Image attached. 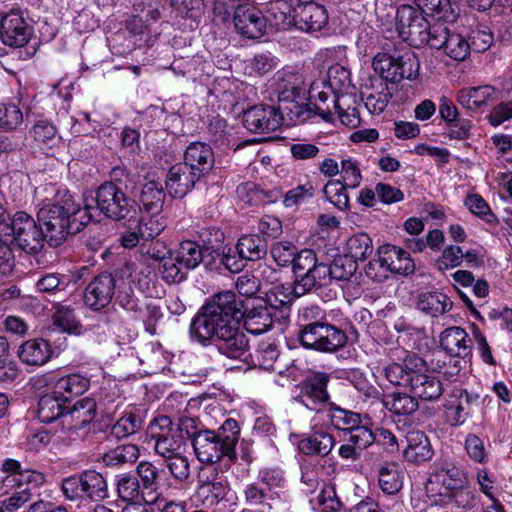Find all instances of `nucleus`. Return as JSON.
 <instances>
[{"label":"nucleus","instance_id":"nucleus-34","mask_svg":"<svg viewBox=\"0 0 512 512\" xmlns=\"http://www.w3.org/2000/svg\"><path fill=\"white\" fill-rule=\"evenodd\" d=\"M450 33L449 27L443 22L438 21L432 25L426 22V26H424L414 46L428 45L433 49H442Z\"/></svg>","mask_w":512,"mask_h":512},{"label":"nucleus","instance_id":"nucleus-51","mask_svg":"<svg viewBox=\"0 0 512 512\" xmlns=\"http://www.w3.org/2000/svg\"><path fill=\"white\" fill-rule=\"evenodd\" d=\"M53 325L63 332L80 334L81 325L73 309L60 306L53 315Z\"/></svg>","mask_w":512,"mask_h":512},{"label":"nucleus","instance_id":"nucleus-50","mask_svg":"<svg viewBox=\"0 0 512 512\" xmlns=\"http://www.w3.org/2000/svg\"><path fill=\"white\" fill-rule=\"evenodd\" d=\"M150 215L142 216L136 224L143 241L157 237L165 228V220L160 212H149Z\"/></svg>","mask_w":512,"mask_h":512},{"label":"nucleus","instance_id":"nucleus-19","mask_svg":"<svg viewBox=\"0 0 512 512\" xmlns=\"http://www.w3.org/2000/svg\"><path fill=\"white\" fill-rule=\"evenodd\" d=\"M424 14L410 5H403L397 9V29L402 38L414 45L419 39L427 20Z\"/></svg>","mask_w":512,"mask_h":512},{"label":"nucleus","instance_id":"nucleus-60","mask_svg":"<svg viewBox=\"0 0 512 512\" xmlns=\"http://www.w3.org/2000/svg\"><path fill=\"white\" fill-rule=\"evenodd\" d=\"M161 266L162 277L168 283H178L186 278L187 269L180 266L179 261H175L171 251L161 259Z\"/></svg>","mask_w":512,"mask_h":512},{"label":"nucleus","instance_id":"nucleus-35","mask_svg":"<svg viewBox=\"0 0 512 512\" xmlns=\"http://www.w3.org/2000/svg\"><path fill=\"white\" fill-rule=\"evenodd\" d=\"M165 198L166 193L160 182L151 180L143 185L140 202L146 212H160Z\"/></svg>","mask_w":512,"mask_h":512},{"label":"nucleus","instance_id":"nucleus-12","mask_svg":"<svg viewBox=\"0 0 512 512\" xmlns=\"http://www.w3.org/2000/svg\"><path fill=\"white\" fill-rule=\"evenodd\" d=\"M328 382L329 376L324 372L311 374L298 385V394L295 400L310 410H321V407L329 400Z\"/></svg>","mask_w":512,"mask_h":512},{"label":"nucleus","instance_id":"nucleus-32","mask_svg":"<svg viewBox=\"0 0 512 512\" xmlns=\"http://www.w3.org/2000/svg\"><path fill=\"white\" fill-rule=\"evenodd\" d=\"M294 292L290 284H284L275 277L270 282V287L265 291L264 302L273 309L287 307L295 297H300Z\"/></svg>","mask_w":512,"mask_h":512},{"label":"nucleus","instance_id":"nucleus-33","mask_svg":"<svg viewBox=\"0 0 512 512\" xmlns=\"http://www.w3.org/2000/svg\"><path fill=\"white\" fill-rule=\"evenodd\" d=\"M137 474L142 482V500L147 504L156 503L160 496L156 484L157 468L152 463L143 461L137 466Z\"/></svg>","mask_w":512,"mask_h":512},{"label":"nucleus","instance_id":"nucleus-18","mask_svg":"<svg viewBox=\"0 0 512 512\" xmlns=\"http://www.w3.org/2000/svg\"><path fill=\"white\" fill-rule=\"evenodd\" d=\"M201 177L183 162L173 165L166 176V188L173 198H183Z\"/></svg>","mask_w":512,"mask_h":512},{"label":"nucleus","instance_id":"nucleus-59","mask_svg":"<svg viewBox=\"0 0 512 512\" xmlns=\"http://www.w3.org/2000/svg\"><path fill=\"white\" fill-rule=\"evenodd\" d=\"M23 122V113L14 103H0V128L16 130Z\"/></svg>","mask_w":512,"mask_h":512},{"label":"nucleus","instance_id":"nucleus-27","mask_svg":"<svg viewBox=\"0 0 512 512\" xmlns=\"http://www.w3.org/2000/svg\"><path fill=\"white\" fill-rule=\"evenodd\" d=\"M440 344L451 356L466 357L471 353V339L463 328L457 326L441 333Z\"/></svg>","mask_w":512,"mask_h":512},{"label":"nucleus","instance_id":"nucleus-7","mask_svg":"<svg viewBox=\"0 0 512 512\" xmlns=\"http://www.w3.org/2000/svg\"><path fill=\"white\" fill-rule=\"evenodd\" d=\"M95 199L96 207L93 206L92 214L99 210L114 221L122 220L137 210L136 201L113 182L101 184L95 192Z\"/></svg>","mask_w":512,"mask_h":512},{"label":"nucleus","instance_id":"nucleus-8","mask_svg":"<svg viewBox=\"0 0 512 512\" xmlns=\"http://www.w3.org/2000/svg\"><path fill=\"white\" fill-rule=\"evenodd\" d=\"M146 435L149 441H153L155 453L163 459L186 452V441L174 432V425L168 416L155 417L149 423Z\"/></svg>","mask_w":512,"mask_h":512},{"label":"nucleus","instance_id":"nucleus-14","mask_svg":"<svg viewBox=\"0 0 512 512\" xmlns=\"http://www.w3.org/2000/svg\"><path fill=\"white\" fill-rule=\"evenodd\" d=\"M115 293V280L108 272L95 276L84 291V304L98 311L109 305Z\"/></svg>","mask_w":512,"mask_h":512},{"label":"nucleus","instance_id":"nucleus-10","mask_svg":"<svg viewBox=\"0 0 512 512\" xmlns=\"http://www.w3.org/2000/svg\"><path fill=\"white\" fill-rule=\"evenodd\" d=\"M299 339L305 348L326 353L337 351L347 342V336L343 330L320 322L304 326Z\"/></svg>","mask_w":512,"mask_h":512},{"label":"nucleus","instance_id":"nucleus-54","mask_svg":"<svg viewBox=\"0 0 512 512\" xmlns=\"http://www.w3.org/2000/svg\"><path fill=\"white\" fill-rule=\"evenodd\" d=\"M328 417L331 424L339 430L350 431L361 424V416L358 413L342 409L340 407H332L328 411Z\"/></svg>","mask_w":512,"mask_h":512},{"label":"nucleus","instance_id":"nucleus-38","mask_svg":"<svg viewBox=\"0 0 512 512\" xmlns=\"http://www.w3.org/2000/svg\"><path fill=\"white\" fill-rule=\"evenodd\" d=\"M83 494L93 501H100L108 496L107 482L95 470L81 473Z\"/></svg>","mask_w":512,"mask_h":512},{"label":"nucleus","instance_id":"nucleus-9","mask_svg":"<svg viewBox=\"0 0 512 512\" xmlns=\"http://www.w3.org/2000/svg\"><path fill=\"white\" fill-rule=\"evenodd\" d=\"M292 265L295 275L294 292L297 295H304L324 283L326 264L317 262L313 250H301L295 255Z\"/></svg>","mask_w":512,"mask_h":512},{"label":"nucleus","instance_id":"nucleus-17","mask_svg":"<svg viewBox=\"0 0 512 512\" xmlns=\"http://www.w3.org/2000/svg\"><path fill=\"white\" fill-rule=\"evenodd\" d=\"M499 91L491 85L464 87L457 92L456 100L470 112L485 110L490 103L498 99Z\"/></svg>","mask_w":512,"mask_h":512},{"label":"nucleus","instance_id":"nucleus-25","mask_svg":"<svg viewBox=\"0 0 512 512\" xmlns=\"http://www.w3.org/2000/svg\"><path fill=\"white\" fill-rule=\"evenodd\" d=\"M96 402L86 397L78 400L61 417V426L66 430H78L88 425L96 415Z\"/></svg>","mask_w":512,"mask_h":512},{"label":"nucleus","instance_id":"nucleus-57","mask_svg":"<svg viewBox=\"0 0 512 512\" xmlns=\"http://www.w3.org/2000/svg\"><path fill=\"white\" fill-rule=\"evenodd\" d=\"M463 263V248L458 245H447L436 260V267L439 271L447 270L461 266Z\"/></svg>","mask_w":512,"mask_h":512},{"label":"nucleus","instance_id":"nucleus-24","mask_svg":"<svg viewBox=\"0 0 512 512\" xmlns=\"http://www.w3.org/2000/svg\"><path fill=\"white\" fill-rule=\"evenodd\" d=\"M290 18L295 20V23L301 30L307 32L320 31L328 23L326 9L321 5L313 3L312 0L295 8Z\"/></svg>","mask_w":512,"mask_h":512},{"label":"nucleus","instance_id":"nucleus-28","mask_svg":"<svg viewBox=\"0 0 512 512\" xmlns=\"http://www.w3.org/2000/svg\"><path fill=\"white\" fill-rule=\"evenodd\" d=\"M17 353L23 363L32 366H41L50 360L52 350L46 340L36 338L25 341L20 345Z\"/></svg>","mask_w":512,"mask_h":512},{"label":"nucleus","instance_id":"nucleus-39","mask_svg":"<svg viewBox=\"0 0 512 512\" xmlns=\"http://www.w3.org/2000/svg\"><path fill=\"white\" fill-rule=\"evenodd\" d=\"M420 11L438 21L452 22L456 19V13L449 0H415Z\"/></svg>","mask_w":512,"mask_h":512},{"label":"nucleus","instance_id":"nucleus-56","mask_svg":"<svg viewBox=\"0 0 512 512\" xmlns=\"http://www.w3.org/2000/svg\"><path fill=\"white\" fill-rule=\"evenodd\" d=\"M117 493L126 502H136L142 498V488L138 479L130 474H122L117 481Z\"/></svg>","mask_w":512,"mask_h":512},{"label":"nucleus","instance_id":"nucleus-23","mask_svg":"<svg viewBox=\"0 0 512 512\" xmlns=\"http://www.w3.org/2000/svg\"><path fill=\"white\" fill-rule=\"evenodd\" d=\"M1 469L9 474L6 478L7 482L15 484L19 489L29 488V492L40 487L45 482L43 473L36 470L23 469L21 463L14 459H5Z\"/></svg>","mask_w":512,"mask_h":512},{"label":"nucleus","instance_id":"nucleus-5","mask_svg":"<svg viewBox=\"0 0 512 512\" xmlns=\"http://www.w3.org/2000/svg\"><path fill=\"white\" fill-rule=\"evenodd\" d=\"M240 436V428L235 419L229 418L217 432L204 429L192 441L197 459L202 463H215L222 457L231 458Z\"/></svg>","mask_w":512,"mask_h":512},{"label":"nucleus","instance_id":"nucleus-29","mask_svg":"<svg viewBox=\"0 0 512 512\" xmlns=\"http://www.w3.org/2000/svg\"><path fill=\"white\" fill-rule=\"evenodd\" d=\"M407 446L404 458L412 463H423L433 457V450L427 436L419 431H411L406 435Z\"/></svg>","mask_w":512,"mask_h":512},{"label":"nucleus","instance_id":"nucleus-44","mask_svg":"<svg viewBox=\"0 0 512 512\" xmlns=\"http://www.w3.org/2000/svg\"><path fill=\"white\" fill-rule=\"evenodd\" d=\"M378 481L384 493L393 495L403 486V474L396 464H386L379 470Z\"/></svg>","mask_w":512,"mask_h":512},{"label":"nucleus","instance_id":"nucleus-52","mask_svg":"<svg viewBox=\"0 0 512 512\" xmlns=\"http://www.w3.org/2000/svg\"><path fill=\"white\" fill-rule=\"evenodd\" d=\"M442 49L451 59L464 61L470 54V43L463 35L451 31Z\"/></svg>","mask_w":512,"mask_h":512},{"label":"nucleus","instance_id":"nucleus-30","mask_svg":"<svg viewBox=\"0 0 512 512\" xmlns=\"http://www.w3.org/2000/svg\"><path fill=\"white\" fill-rule=\"evenodd\" d=\"M334 437L322 429H314L309 437L298 443L299 450L305 455H328L335 446Z\"/></svg>","mask_w":512,"mask_h":512},{"label":"nucleus","instance_id":"nucleus-47","mask_svg":"<svg viewBox=\"0 0 512 512\" xmlns=\"http://www.w3.org/2000/svg\"><path fill=\"white\" fill-rule=\"evenodd\" d=\"M346 251L356 262L364 261L373 252L372 240L366 233L352 235L346 242Z\"/></svg>","mask_w":512,"mask_h":512},{"label":"nucleus","instance_id":"nucleus-62","mask_svg":"<svg viewBox=\"0 0 512 512\" xmlns=\"http://www.w3.org/2000/svg\"><path fill=\"white\" fill-rule=\"evenodd\" d=\"M258 479L269 493H273L274 489L283 488L286 483L284 472L278 467L260 469Z\"/></svg>","mask_w":512,"mask_h":512},{"label":"nucleus","instance_id":"nucleus-1","mask_svg":"<svg viewBox=\"0 0 512 512\" xmlns=\"http://www.w3.org/2000/svg\"><path fill=\"white\" fill-rule=\"evenodd\" d=\"M241 317H244L246 330L255 335L268 331L273 325L268 307L253 305L247 311L235 293L224 291L215 295L193 319L191 336L201 343L214 340L221 354L231 359H241L248 349V339L239 328Z\"/></svg>","mask_w":512,"mask_h":512},{"label":"nucleus","instance_id":"nucleus-6","mask_svg":"<svg viewBox=\"0 0 512 512\" xmlns=\"http://www.w3.org/2000/svg\"><path fill=\"white\" fill-rule=\"evenodd\" d=\"M0 236H8L27 253H37L44 246V232L34 218L24 211L10 216L0 211Z\"/></svg>","mask_w":512,"mask_h":512},{"label":"nucleus","instance_id":"nucleus-55","mask_svg":"<svg viewBox=\"0 0 512 512\" xmlns=\"http://www.w3.org/2000/svg\"><path fill=\"white\" fill-rule=\"evenodd\" d=\"M346 186L339 180H330L323 188L325 198L340 210L349 208V197Z\"/></svg>","mask_w":512,"mask_h":512},{"label":"nucleus","instance_id":"nucleus-31","mask_svg":"<svg viewBox=\"0 0 512 512\" xmlns=\"http://www.w3.org/2000/svg\"><path fill=\"white\" fill-rule=\"evenodd\" d=\"M332 93L336 94L329 89V84L326 85L325 80H316L309 88V98L314 101L316 113L327 122L334 120L333 108L326 103Z\"/></svg>","mask_w":512,"mask_h":512},{"label":"nucleus","instance_id":"nucleus-20","mask_svg":"<svg viewBox=\"0 0 512 512\" xmlns=\"http://www.w3.org/2000/svg\"><path fill=\"white\" fill-rule=\"evenodd\" d=\"M424 14L410 5H403L397 9V29L402 38L414 45L419 39L427 20Z\"/></svg>","mask_w":512,"mask_h":512},{"label":"nucleus","instance_id":"nucleus-21","mask_svg":"<svg viewBox=\"0 0 512 512\" xmlns=\"http://www.w3.org/2000/svg\"><path fill=\"white\" fill-rule=\"evenodd\" d=\"M274 90L280 102H294L305 93V78L302 73L283 69L277 73Z\"/></svg>","mask_w":512,"mask_h":512},{"label":"nucleus","instance_id":"nucleus-45","mask_svg":"<svg viewBox=\"0 0 512 512\" xmlns=\"http://www.w3.org/2000/svg\"><path fill=\"white\" fill-rule=\"evenodd\" d=\"M143 425L141 415L135 411H126L112 426L111 433L117 439H123L137 433Z\"/></svg>","mask_w":512,"mask_h":512},{"label":"nucleus","instance_id":"nucleus-4","mask_svg":"<svg viewBox=\"0 0 512 512\" xmlns=\"http://www.w3.org/2000/svg\"><path fill=\"white\" fill-rule=\"evenodd\" d=\"M384 375L391 384L408 388L416 399L434 401L443 393L440 379L429 373L426 362L415 354L386 366Z\"/></svg>","mask_w":512,"mask_h":512},{"label":"nucleus","instance_id":"nucleus-13","mask_svg":"<svg viewBox=\"0 0 512 512\" xmlns=\"http://www.w3.org/2000/svg\"><path fill=\"white\" fill-rule=\"evenodd\" d=\"M283 121L279 109L269 105H256L245 111L243 115L244 127L255 133L273 132Z\"/></svg>","mask_w":512,"mask_h":512},{"label":"nucleus","instance_id":"nucleus-37","mask_svg":"<svg viewBox=\"0 0 512 512\" xmlns=\"http://www.w3.org/2000/svg\"><path fill=\"white\" fill-rule=\"evenodd\" d=\"M417 307L434 317L450 311L452 301L441 292H427L419 296Z\"/></svg>","mask_w":512,"mask_h":512},{"label":"nucleus","instance_id":"nucleus-15","mask_svg":"<svg viewBox=\"0 0 512 512\" xmlns=\"http://www.w3.org/2000/svg\"><path fill=\"white\" fill-rule=\"evenodd\" d=\"M31 35L30 27L18 9L12 8L4 14L0 22V38L11 47L25 45Z\"/></svg>","mask_w":512,"mask_h":512},{"label":"nucleus","instance_id":"nucleus-40","mask_svg":"<svg viewBox=\"0 0 512 512\" xmlns=\"http://www.w3.org/2000/svg\"><path fill=\"white\" fill-rule=\"evenodd\" d=\"M63 403V398L55 394L43 395L38 402L39 420L43 423H50L58 419L61 422V417L64 414Z\"/></svg>","mask_w":512,"mask_h":512},{"label":"nucleus","instance_id":"nucleus-48","mask_svg":"<svg viewBox=\"0 0 512 512\" xmlns=\"http://www.w3.org/2000/svg\"><path fill=\"white\" fill-rule=\"evenodd\" d=\"M139 448L134 444H126L116 447L103 455L106 466H119L133 463L139 458Z\"/></svg>","mask_w":512,"mask_h":512},{"label":"nucleus","instance_id":"nucleus-22","mask_svg":"<svg viewBox=\"0 0 512 512\" xmlns=\"http://www.w3.org/2000/svg\"><path fill=\"white\" fill-rule=\"evenodd\" d=\"M380 262L384 264L387 273L409 275L415 271V264L410 254L394 245L384 244L377 250Z\"/></svg>","mask_w":512,"mask_h":512},{"label":"nucleus","instance_id":"nucleus-41","mask_svg":"<svg viewBox=\"0 0 512 512\" xmlns=\"http://www.w3.org/2000/svg\"><path fill=\"white\" fill-rule=\"evenodd\" d=\"M383 405L393 414L408 416L418 410V401L406 393H392L383 399Z\"/></svg>","mask_w":512,"mask_h":512},{"label":"nucleus","instance_id":"nucleus-2","mask_svg":"<svg viewBox=\"0 0 512 512\" xmlns=\"http://www.w3.org/2000/svg\"><path fill=\"white\" fill-rule=\"evenodd\" d=\"M93 205L85 199L81 207L72 195L60 202L44 204L37 213V221L51 245H60L67 235L80 232L93 218Z\"/></svg>","mask_w":512,"mask_h":512},{"label":"nucleus","instance_id":"nucleus-63","mask_svg":"<svg viewBox=\"0 0 512 512\" xmlns=\"http://www.w3.org/2000/svg\"><path fill=\"white\" fill-rule=\"evenodd\" d=\"M465 449L469 458L478 463L485 464L488 462V452L485 448L483 440L475 434H469L465 439Z\"/></svg>","mask_w":512,"mask_h":512},{"label":"nucleus","instance_id":"nucleus-43","mask_svg":"<svg viewBox=\"0 0 512 512\" xmlns=\"http://www.w3.org/2000/svg\"><path fill=\"white\" fill-rule=\"evenodd\" d=\"M89 386V378L79 373L60 377L55 383L56 393L68 396L81 395L88 390Z\"/></svg>","mask_w":512,"mask_h":512},{"label":"nucleus","instance_id":"nucleus-49","mask_svg":"<svg viewBox=\"0 0 512 512\" xmlns=\"http://www.w3.org/2000/svg\"><path fill=\"white\" fill-rule=\"evenodd\" d=\"M325 280L331 277L336 280H348L357 270V263L350 256L336 257L330 266L326 265Z\"/></svg>","mask_w":512,"mask_h":512},{"label":"nucleus","instance_id":"nucleus-16","mask_svg":"<svg viewBox=\"0 0 512 512\" xmlns=\"http://www.w3.org/2000/svg\"><path fill=\"white\" fill-rule=\"evenodd\" d=\"M233 20L236 30L248 38H259L265 33L267 19L255 6L239 5L235 9Z\"/></svg>","mask_w":512,"mask_h":512},{"label":"nucleus","instance_id":"nucleus-61","mask_svg":"<svg viewBox=\"0 0 512 512\" xmlns=\"http://www.w3.org/2000/svg\"><path fill=\"white\" fill-rule=\"evenodd\" d=\"M314 195V187L311 182L298 185L295 188L287 191L283 198V205L286 208L301 205L305 201L311 199Z\"/></svg>","mask_w":512,"mask_h":512},{"label":"nucleus","instance_id":"nucleus-26","mask_svg":"<svg viewBox=\"0 0 512 512\" xmlns=\"http://www.w3.org/2000/svg\"><path fill=\"white\" fill-rule=\"evenodd\" d=\"M214 162V153L209 145L194 142L186 148L183 163L193 168L194 172H198L200 177L213 168Z\"/></svg>","mask_w":512,"mask_h":512},{"label":"nucleus","instance_id":"nucleus-58","mask_svg":"<svg viewBox=\"0 0 512 512\" xmlns=\"http://www.w3.org/2000/svg\"><path fill=\"white\" fill-rule=\"evenodd\" d=\"M327 84L335 93L346 91L351 86L349 70L340 64L332 65L327 72Z\"/></svg>","mask_w":512,"mask_h":512},{"label":"nucleus","instance_id":"nucleus-53","mask_svg":"<svg viewBox=\"0 0 512 512\" xmlns=\"http://www.w3.org/2000/svg\"><path fill=\"white\" fill-rule=\"evenodd\" d=\"M229 491L226 481H214L202 484L198 489V495L206 506H213L223 500Z\"/></svg>","mask_w":512,"mask_h":512},{"label":"nucleus","instance_id":"nucleus-46","mask_svg":"<svg viewBox=\"0 0 512 512\" xmlns=\"http://www.w3.org/2000/svg\"><path fill=\"white\" fill-rule=\"evenodd\" d=\"M311 0H275L270 3L267 12L273 17V25L280 26L287 23L295 8L307 4Z\"/></svg>","mask_w":512,"mask_h":512},{"label":"nucleus","instance_id":"nucleus-36","mask_svg":"<svg viewBox=\"0 0 512 512\" xmlns=\"http://www.w3.org/2000/svg\"><path fill=\"white\" fill-rule=\"evenodd\" d=\"M171 252L175 261H179L187 271L196 268L203 259L202 247L194 241H183Z\"/></svg>","mask_w":512,"mask_h":512},{"label":"nucleus","instance_id":"nucleus-42","mask_svg":"<svg viewBox=\"0 0 512 512\" xmlns=\"http://www.w3.org/2000/svg\"><path fill=\"white\" fill-rule=\"evenodd\" d=\"M372 67L382 79L392 83L398 82L399 56L379 52L373 58Z\"/></svg>","mask_w":512,"mask_h":512},{"label":"nucleus","instance_id":"nucleus-3","mask_svg":"<svg viewBox=\"0 0 512 512\" xmlns=\"http://www.w3.org/2000/svg\"><path fill=\"white\" fill-rule=\"evenodd\" d=\"M425 492L435 504H452L466 510L476 505L477 493L471 488L467 473L452 463L433 469L425 483Z\"/></svg>","mask_w":512,"mask_h":512},{"label":"nucleus","instance_id":"nucleus-11","mask_svg":"<svg viewBox=\"0 0 512 512\" xmlns=\"http://www.w3.org/2000/svg\"><path fill=\"white\" fill-rule=\"evenodd\" d=\"M266 253V244L258 235H246L238 240L234 250L229 249L224 254L223 264L231 272H239L244 267V261H255Z\"/></svg>","mask_w":512,"mask_h":512},{"label":"nucleus","instance_id":"nucleus-64","mask_svg":"<svg viewBox=\"0 0 512 512\" xmlns=\"http://www.w3.org/2000/svg\"><path fill=\"white\" fill-rule=\"evenodd\" d=\"M341 177L343 183L348 186V188L354 189L360 185L362 175L356 160L352 158L341 160Z\"/></svg>","mask_w":512,"mask_h":512}]
</instances>
